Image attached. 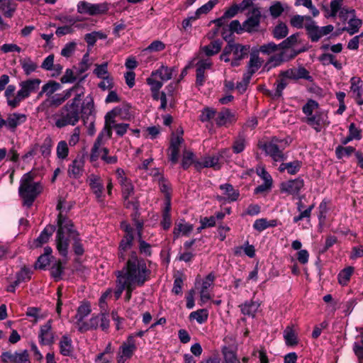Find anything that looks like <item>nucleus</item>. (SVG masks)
Wrapping results in <instances>:
<instances>
[{
  "label": "nucleus",
  "mask_w": 363,
  "mask_h": 363,
  "mask_svg": "<svg viewBox=\"0 0 363 363\" xmlns=\"http://www.w3.org/2000/svg\"><path fill=\"white\" fill-rule=\"evenodd\" d=\"M41 80L40 79H29L22 81L19 84L20 89L17 91L16 101H22L28 98L32 93L36 92L40 87Z\"/></svg>",
  "instance_id": "obj_8"
},
{
  "label": "nucleus",
  "mask_w": 363,
  "mask_h": 363,
  "mask_svg": "<svg viewBox=\"0 0 363 363\" xmlns=\"http://www.w3.org/2000/svg\"><path fill=\"white\" fill-rule=\"evenodd\" d=\"M116 291H115V297L116 299H118L123 291L124 290L126 291V293H125V299L126 301H129L131 298V296H132V292L136 288V287H138V286H135V285H133V284H128V283H125V282H123V281H118V280H116Z\"/></svg>",
  "instance_id": "obj_25"
},
{
  "label": "nucleus",
  "mask_w": 363,
  "mask_h": 363,
  "mask_svg": "<svg viewBox=\"0 0 363 363\" xmlns=\"http://www.w3.org/2000/svg\"><path fill=\"white\" fill-rule=\"evenodd\" d=\"M128 128L129 124L128 123H117L116 121H113V123H111L108 121H105L104 131H106L107 138H111L113 128L116 130L117 135L122 137L126 133Z\"/></svg>",
  "instance_id": "obj_21"
},
{
  "label": "nucleus",
  "mask_w": 363,
  "mask_h": 363,
  "mask_svg": "<svg viewBox=\"0 0 363 363\" xmlns=\"http://www.w3.org/2000/svg\"><path fill=\"white\" fill-rule=\"evenodd\" d=\"M133 117L131 107L129 104H124L116 106L111 111L106 113L104 117L105 121L113 123L117 118L123 121H130Z\"/></svg>",
  "instance_id": "obj_9"
},
{
  "label": "nucleus",
  "mask_w": 363,
  "mask_h": 363,
  "mask_svg": "<svg viewBox=\"0 0 363 363\" xmlns=\"http://www.w3.org/2000/svg\"><path fill=\"white\" fill-rule=\"evenodd\" d=\"M135 225L138 231L137 234L138 237L139 251L142 255H144L146 257H150L152 255L151 245L142 238L143 223L138 220L135 221Z\"/></svg>",
  "instance_id": "obj_26"
},
{
  "label": "nucleus",
  "mask_w": 363,
  "mask_h": 363,
  "mask_svg": "<svg viewBox=\"0 0 363 363\" xmlns=\"http://www.w3.org/2000/svg\"><path fill=\"white\" fill-rule=\"evenodd\" d=\"M174 69L162 65L160 68L152 72L150 77L147 79V84H153L154 89H161L163 83L171 79Z\"/></svg>",
  "instance_id": "obj_7"
},
{
  "label": "nucleus",
  "mask_w": 363,
  "mask_h": 363,
  "mask_svg": "<svg viewBox=\"0 0 363 363\" xmlns=\"http://www.w3.org/2000/svg\"><path fill=\"white\" fill-rule=\"evenodd\" d=\"M348 26L343 28V30L347 31L350 35L357 33L362 26V21L356 17L355 13L349 18L347 21Z\"/></svg>",
  "instance_id": "obj_35"
},
{
  "label": "nucleus",
  "mask_w": 363,
  "mask_h": 363,
  "mask_svg": "<svg viewBox=\"0 0 363 363\" xmlns=\"http://www.w3.org/2000/svg\"><path fill=\"white\" fill-rule=\"evenodd\" d=\"M221 49V42L219 40H214L209 45H206L201 48L207 56H212L219 52Z\"/></svg>",
  "instance_id": "obj_47"
},
{
  "label": "nucleus",
  "mask_w": 363,
  "mask_h": 363,
  "mask_svg": "<svg viewBox=\"0 0 363 363\" xmlns=\"http://www.w3.org/2000/svg\"><path fill=\"white\" fill-rule=\"evenodd\" d=\"M278 225L277 220H267V218L257 219L253 223V228L259 232H262L268 228L275 227Z\"/></svg>",
  "instance_id": "obj_38"
},
{
  "label": "nucleus",
  "mask_w": 363,
  "mask_h": 363,
  "mask_svg": "<svg viewBox=\"0 0 363 363\" xmlns=\"http://www.w3.org/2000/svg\"><path fill=\"white\" fill-rule=\"evenodd\" d=\"M195 167L197 169H200L203 167H213L215 169H219L220 168L219 157L216 155L206 157L203 159V162H195Z\"/></svg>",
  "instance_id": "obj_33"
},
{
  "label": "nucleus",
  "mask_w": 363,
  "mask_h": 363,
  "mask_svg": "<svg viewBox=\"0 0 363 363\" xmlns=\"http://www.w3.org/2000/svg\"><path fill=\"white\" fill-rule=\"evenodd\" d=\"M170 209H171L170 201L168 200V201H167V203H166V206L163 211L162 220L161 222V224L164 230L169 229L172 224Z\"/></svg>",
  "instance_id": "obj_57"
},
{
  "label": "nucleus",
  "mask_w": 363,
  "mask_h": 363,
  "mask_svg": "<svg viewBox=\"0 0 363 363\" xmlns=\"http://www.w3.org/2000/svg\"><path fill=\"white\" fill-rule=\"evenodd\" d=\"M208 317V313L206 309H199L196 311H193L189 315L190 319L196 320L199 324L205 323Z\"/></svg>",
  "instance_id": "obj_60"
},
{
  "label": "nucleus",
  "mask_w": 363,
  "mask_h": 363,
  "mask_svg": "<svg viewBox=\"0 0 363 363\" xmlns=\"http://www.w3.org/2000/svg\"><path fill=\"white\" fill-rule=\"evenodd\" d=\"M91 313V306L89 303H83L81 304L78 309L77 312L74 316V318L76 320L75 324L79 329V327L80 326L81 323H84L85 321H84V318L89 315Z\"/></svg>",
  "instance_id": "obj_31"
},
{
  "label": "nucleus",
  "mask_w": 363,
  "mask_h": 363,
  "mask_svg": "<svg viewBox=\"0 0 363 363\" xmlns=\"http://www.w3.org/2000/svg\"><path fill=\"white\" fill-rule=\"evenodd\" d=\"M284 338L287 345H295L297 344V337L291 326H287L284 331Z\"/></svg>",
  "instance_id": "obj_58"
},
{
  "label": "nucleus",
  "mask_w": 363,
  "mask_h": 363,
  "mask_svg": "<svg viewBox=\"0 0 363 363\" xmlns=\"http://www.w3.org/2000/svg\"><path fill=\"white\" fill-rule=\"evenodd\" d=\"M108 8L106 4H91L81 1L77 4V12L81 14L96 16L106 13Z\"/></svg>",
  "instance_id": "obj_11"
},
{
  "label": "nucleus",
  "mask_w": 363,
  "mask_h": 363,
  "mask_svg": "<svg viewBox=\"0 0 363 363\" xmlns=\"http://www.w3.org/2000/svg\"><path fill=\"white\" fill-rule=\"evenodd\" d=\"M65 238L68 239V245H69V239L73 240V249L76 255H82L84 250L83 245L81 243V240L79 238V235L78 232L74 229V228H72L70 229H67L65 230Z\"/></svg>",
  "instance_id": "obj_23"
},
{
  "label": "nucleus",
  "mask_w": 363,
  "mask_h": 363,
  "mask_svg": "<svg viewBox=\"0 0 363 363\" xmlns=\"http://www.w3.org/2000/svg\"><path fill=\"white\" fill-rule=\"evenodd\" d=\"M222 354L223 363H241L236 352L228 347L225 346L222 348Z\"/></svg>",
  "instance_id": "obj_41"
},
{
  "label": "nucleus",
  "mask_w": 363,
  "mask_h": 363,
  "mask_svg": "<svg viewBox=\"0 0 363 363\" xmlns=\"http://www.w3.org/2000/svg\"><path fill=\"white\" fill-rule=\"evenodd\" d=\"M136 350V345L133 335H129L126 342H124L119 348L118 354L129 359Z\"/></svg>",
  "instance_id": "obj_24"
},
{
  "label": "nucleus",
  "mask_w": 363,
  "mask_h": 363,
  "mask_svg": "<svg viewBox=\"0 0 363 363\" xmlns=\"http://www.w3.org/2000/svg\"><path fill=\"white\" fill-rule=\"evenodd\" d=\"M122 188V193L125 200H127L134 191V187L131 181L128 179H122L119 183Z\"/></svg>",
  "instance_id": "obj_53"
},
{
  "label": "nucleus",
  "mask_w": 363,
  "mask_h": 363,
  "mask_svg": "<svg viewBox=\"0 0 363 363\" xmlns=\"http://www.w3.org/2000/svg\"><path fill=\"white\" fill-rule=\"evenodd\" d=\"M73 350L72 340L67 335L62 337L60 341V351L64 356L71 355Z\"/></svg>",
  "instance_id": "obj_39"
},
{
  "label": "nucleus",
  "mask_w": 363,
  "mask_h": 363,
  "mask_svg": "<svg viewBox=\"0 0 363 363\" xmlns=\"http://www.w3.org/2000/svg\"><path fill=\"white\" fill-rule=\"evenodd\" d=\"M52 145L53 142L52 138L49 136L46 137L42 145L40 146V151L41 155L45 157L50 156L51 154Z\"/></svg>",
  "instance_id": "obj_64"
},
{
  "label": "nucleus",
  "mask_w": 363,
  "mask_h": 363,
  "mask_svg": "<svg viewBox=\"0 0 363 363\" xmlns=\"http://www.w3.org/2000/svg\"><path fill=\"white\" fill-rule=\"evenodd\" d=\"M21 65L26 75H30L35 72L38 65L30 57H26L20 60Z\"/></svg>",
  "instance_id": "obj_54"
},
{
  "label": "nucleus",
  "mask_w": 363,
  "mask_h": 363,
  "mask_svg": "<svg viewBox=\"0 0 363 363\" xmlns=\"http://www.w3.org/2000/svg\"><path fill=\"white\" fill-rule=\"evenodd\" d=\"M72 207L71 203L62 199L58 201L57 205L59 214L57 216V230L55 240L56 247L60 255L65 257L67 256L69 249L68 239L65 238V230L74 228L72 221L66 216Z\"/></svg>",
  "instance_id": "obj_3"
},
{
  "label": "nucleus",
  "mask_w": 363,
  "mask_h": 363,
  "mask_svg": "<svg viewBox=\"0 0 363 363\" xmlns=\"http://www.w3.org/2000/svg\"><path fill=\"white\" fill-rule=\"evenodd\" d=\"M284 60L281 55V53L276 52L273 55H272L269 59L267 60L264 65V68L267 70H269L272 68H275L278 66H280L282 63H284Z\"/></svg>",
  "instance_id": "obj_52"
},
{
  "label": "nucleus",
  "mask_w": 363,
  "mask_h": 363,
  "mask_svg": "<svg viewBox=\"0 0 363 363\" xmlns=\"http://www.w3.org/2000/svg\"><path fill=\"white\" fill-rule=\"evenodd\" d=\"M65 101L60 94L52 96L50 99L44 100L37 108L38 112H44L45 114L49 113L51 108H56L64 103Z\"/></svg>",
  "instance_id": "obj_20"
},
{
  "label": "nucleus",
  "mask_w": 363,
  "mask_h": 363,
  "mask_svg": "<svg viewBox=\"0 0 363 363\" xmlns=\"http://www.w3.org/2000/svg\"><path fill=\"white\" fill-rule=\"evenodd\" d=\"M89 186L96 195L98 200H102L104 185L101 183L100 178L96 175L91 174L89 178Z\"/></svg>",
  "instance_id": "obj_28"
},
{
  "label": "nucleus",
  "mask_w": 363,
  "mask_h": 363,
  "mask_svg": "<svg viewBox=\"0 0 363 363\" xmlns=\"http://www.w3.org/2000/svg\"><path fill=\"white\" fill-rule=\"evenodd\" d=\"M306 117H308L316 111H320L318 103L313 99H309L302 108Z\"/></svg>",
  "instance_id": "obj_51"
},
{
  "label": "nucleus",
  "mask_w": 363,
  "mask_h": 363,
  "mask_svg": "<svg viewBox=\"0 0 363 363\" xmlns=\"http://www.w3.org/2000/svg\"><path fill=\"white\" fill-rule=\"evenodd\" d=\"M311 20L312 18L310 16L297 15L291 18V24L294 27L301 28L305 27V25L311 22Z\"/></svg>",
  "instance_id": "obj_63"
},
{
  "label": "nucleus",
  "mask_w": 363,
  "mask_h": 363,
  "mask_svg": "<svg viewBox=\"0 0 363 363\" xmlns=\"http://www.w3.org/2000/svg\"><path fill=\"white\" fill-rule=\"evenodd\" d=\"M277 138H273L270 141L259 143V147L264 151L265 154L269 156L274 162H283L286 160V155L283 152V149L279 145L281 143Z\"/></svg>",
  "instance_id": "obj_6"
},
{
  "label": "nucleus",
  "mask_w": 363,
  "mask_h": 363,
  "mask_svg": "<svg viewBox=\"0 0 363 363\" xmlns=\"http://www.w3.org/2000/svg\"><path fill=\"white\" fill-rule=\"evenodd\" d=\"M215 278V275L213 273H210L202 280L199 289L201 306L211 299L209 288L213 286Z\"/></svg>",
  "instance_id": "obj_16"
},
{
  "label": "nucleus",
  "mask_w": 363,
  "mask_h": 363,
  "mask_svg": "<svg viewBox=\"0 0 363 363\" xmlns=\"http://www.w3.org/2000/svg\"><path fill=\"white\" fill-rule=\"evenodd\" d=\"M233 116L228 109H223L219 112L216 118V122L218 125H224L230 121Z\"/></svg>",
  "instance_id": "obj_61"
},
{
  "label": "nucleus",
  "mask_w": 363,
  "mask_h": 363,
  "mask_svg": "<svg viewBox=\"0 0 363 363\" xmlns=\"http://www.w3.org/2000/svg\"><path fill=\"white\" fill-rule=\"evenodd\" d=\"M101 314L96 316H94L88 322H84V323H81L79 327V330L80 332H85L89 330L96 329L99 325Z\"/></svg>",
  "instance_id": "obj_45"
},
{
  "label": "nucleus",
  "mask_w": 363,
  "mask_h": 363,
  "mask_svg": "<svg viewBox=\"0 0 363 363\" xmlns=\"http://www.w3.org/2000/svg\"><path fill=\"white\" fill-rule=\"evenodd\" d=\"M220 189L223 191V194L225 196V200L228 202L236 201L240 196V191L228 183L221 184L219 186Z\"/></svg>",
  "instance_id": "obj_29"
},
{
  "label": "nucleus",
  "mask_w": 363,
  "mask_h": 363,
  "mask_svg": "<svg viewBox=\"0 0 363 363\" xmlns=\"http://www.w3.org/2000/svg\"><path fill=\"white\" fill-rule=\"evenodd\" d=\"M262 65L260 58L257 55L251 56L248 62L247 72L245 74H250L249 76L252 77Z\"/></svg>",
  "instance_id": "obj_55"
},
{
  "label": "nucleus",
  "mask_w": 363,
  "mask_h": 363,
  "mask_svg": "<svg viewBox=\"0 0 363 363\" xmlns=\"http://www.w3.org/2000/svg\"><path fill=\"white\" fill-rule=\"evenodd\" d=\"M60 89V84L58 82L50 81L42 86L41 91L39 93V96H41L43 94L50 96Z\"/></svg>",
  "instance_id": "obj_49"
},
{
  "label": "nucleus",
  "mask_w": 363,
  "mask_h": 363,
  "mask_svg": "<svg viewBox=\"0 0 363 363\" xmlns=\"http://www.w3.org/2000/svg\"><path fill=\"white\" fill-rule=\"evenodd\" d=\"M16 86L14 85H9L5 90L4 96L6 99L7 104L12 108L18 107L21 101H16L17 94H15Z\"/></svg>",
  "instance_id": "obj_34"
},
{
  "label": "nucleus",
  "mask_w": 363,
  "mask_h": 363,
  "mask_svg": "<svg viewBox=\"0 0 363 363\" xmlns=\"http://www.w3.org/2000/svg\"><path fill=\"white\" fill-rule=\"evenodd\" d=\"M305 28L312 42L318 41L322 37L328 35L334 30V27L332 25L319 27L313 20L305 25Z\"/></svg>",
  "instance_id": "obj_10"
},
{
  "label": "nucleus",
  "mask_w": 363,
  "mask_h": 363,
  "mask_svg": "<svg viewBox=\"0 0 363 363\" xmlns=\"http://www.w3.org/2000/svg\"><path fill=\"white\" fill-rule=\"evenodd\" d=\"M195 162H200L195 160V155L191 150H185L183 152L182 159V167L183 169H188L191 164L195 165Z\"/></svg>",
  "instance_id": "obj_46"
},
{
  "label": "nucleus",
  "mask_w": 363,
  "mask_h": 363,
  "mask_svg": "<svg viewBox=\"0 0 363 363\" xmlns=\"http://www.w3.org/2000/svg\"><path fill=\"white\" fill-rule=\"evenodd\" d=\"M1 359L4 363H30L27 350L14 353L4 352L1 355Z\"/></svg>",
  "instance_id": "obj_15"
},
{
  "label": "nucleus",
  "mask_w": 363,
  "mask_h": 363,
  "mask_svg": "<svg viewBox=\"0 0 363 363\" xmlns=\"http://www.w3.org/2000/svg\"><path fill=\"white\" fill-rule=\"evenodd\" d=\"M354 267L351 266L341 270L337 276L338 283L342 286H347L354 273Z\"/></svg>",
  "instance_id": "obj_42"
},
{
  "label": "nucleus",
  "mask_w": 363,
  "mask_h": 363,
  "mask_svg": "<svg viewBox=\"0 0 363 363\" xmlns=\"http://www.w3.org/2000/svg\"><path fill=\"white\" fill-rule=\"evenodd\" d=\"M249 48L233 43H229L220 56V59L225 62H230L232 67H237L247 55Z\"/></svg>",
  "instance_id": "obj_5"
},
{
  "label": "nucleus",
  "mask_w": 363,
  "mask_h": 363,
  "mask_svg": "<svg viewBox=\"0 0 363 363\" xmlns=\"http://www.w3.org/2000/svg\"><path fill=\"white\" fill-rule=\"evenodd\" d=\"M304 186V182L301 178L289 180L282 182L280 186V190L282 193L289 195L297 196Z\"/></svg>",
  "instance_id": "obj_17"
},
{
  "label": "nucleus",
  "mask_w": 363,
  "mask_h": 363,
  "mask_svg": "<svg viewBox=\"0 0 363 363\" xmlns=\"http://www.w3.org/2000/svg\"><path fill=\"white\" fill-rule=\"evenodd\" d=\"M28 116L25 113L14 112L8 114L4 119V126L11 132H15L17 128L27 121Z\"/></svg>",
  "instance_id": "obj_14"
},
{
  "label": "nucleus",
  "mask_w": 363,
  "mask_h": 363,
  "mask_svg": "<svg viewBox=\"0 0 363 363\" xmlns=\"http://www.w3.org/2000/svg\"><path fill=\"white\" fill-rule=\"evenodd\" d=\"M247 140L243 134H239L234 140L232 149L234 153L239 154L244 151Z\"/></svg>",
  "instance_id": "obj_44"
},
{
  "label": "nucleus",
  "mask_w": 363,
  "mask_h": 363,
  "mask_svg": "<svg viewBox=\"0 0 363 363\" xmlns=\"http://www.w3.org/2000/svg\"><path fill=\"white\" fill-rule=\"evenodd\" d=\"M261 11L259 8H252L248 13L247 18L243 22L244 30L247 33L257 31L261 20Z\"/></svg>",
  "instance_id": "obj_13"
},
{
  "label": "nucleus",
  "mask_w": 363,
  "mask_h": 363,
  "mask_svg": "<svg viewBox=\"0 0 363 363\" xmlns=\"http://www.w3.org/2000/svg\"><path fill=\"white\" fill-rule=\"evenodd\" d=\"M133 245V235H125L123 238L121 240L119 245V252L118 257L121 260L125 259V252L131 249Z\"/></svg>",
  "instance_id": "obj_32"
},
{
  "label": "nucleus",
  "mask_w": 363,
  "mask_h": 363,
  "mask_svg": "<svg viewBox=\"0 0 363 363\" xmlns=\"http://www.w3.org/2000/svg\"><path fill=\"white\" fill-rule=\"evenodd\" d=\"M77 101L78 98L72 99L52 116L57 128H62L68 125L74 126L79 121L82 113L86 116L93 113L94 104L92 98L84 103L81 108L79 104H77Z\"/></svg>",
  "instance_id": "obj_2"
},
{
  "label": "nucleus",
  "mask_w": 363,
  "mask_h": 363,
  "mask_svg": "<svg viewBox=\"0 0 363 363\" xmlns=\"http://www.w3.org/2000/svg\"><path fill=\"white\" fill-rule=\"evenodd\" d=\"M116 280L143 286L150 278L151 270L147 261L139 257L136 252H132L121 270L116 272Z\"/></svg>",
  "instance_id": "obj_1"
},
{
  "label": "nucleus",
  "mask_w": 363,
  "mask_h": 363,
  "mask_svg": "<svg viewBox=\"0 0 363 363\" xmlns=\"http://www.w3.org/2000/svg\"><path fill=\"white\" fill-rule=\"evenodd\" d=\"M342 0H332L330 4V9L325 8V16L327 18H335L342 9Z\"/></svg>",
  "instance_id": "obj_40"
},
{
  "label": "nucleus",
  "mask_w": 363,
  "mask_h": 363,
  "mask_svg": "<svg viewBox=\"0 0 363 363\" xmlns=\"http://www.w3.org/2000/svg\"><path fill=\"white\" fill-rule=\"evenodd\" d=\"M356 152L355 148L352 146L344 147L342 145H338L335 148V155L338 159L350 157L352 154H355Z\"/></svg>",
  "instance_id": "obj_56"
},
{
  "label": "nucleus",
  "mask_w": 363,
  "mask_h": 363,
  "mask_svg": "<svg viewBox=\"0 0 363 363\" xmlns=\"http://www.w3.org/2000/svg\"><path fill=\"white\" fill-rule=\"evenodd\" d=\"M350 92L352 97L358 96L363 94V82L358 77H352L350 80Z\"/></svg>",
  "instance_id": "obj_37"
},
{
  "label": "nucleus",
  "mask_w": 363,
  "mask_h": 363,
  "mask_svg": "<svg viewBox=\"0 0 363 363\" xmlns=\"http://www.w3.org/2000/svg\"><path fill=\"white\" fill-rule=\"evenodd\" d=\"M289 33L287 26L284 23L277 24L272 31V35L276 39H282L285 38Z\"/></svg>",
  "instance_id": "obj_62"
},
{
  "label": "nucleus",
  "mask_w": 363,
  "mask_h": 363,
  "mask_svg": "<svg viewBox=\"0 0 363 363\" xmlns=\"http://www.w3.org/2000/svg\"><path fill=\"white\" fill-rule=\"evenodd\" d=\"M34 175L30 172L23 175L18 189L19 195L23 199L24 205L30 206L36 197L42 192L40 182H34Z\"/></svg>",
  "instance_id": "obj_4"
},
{
  "label": "nucleus",
  "mask_w": 363,
  "mask_h": 363,
  "mask_svg": "<svg viewBox=\"0 0 363 363\" xmlns=\"http://www.w3.org/2000/svg\"><path fill=\"white\" fill-rule=\"evenodd\" d=\"M281 48V46L275 44L273 42L268 43L267 44H264L259 48L258 51L264 55H272L278 52Z\"/></svg>",
  "instance_id": "obj_59"
},
{
  "label": "nucleus",
  "mask_w": 363,
  "mask_h": 363,
  "mask_svg": "<svg viewBox=\"0 0 363 363\" xmlns=\"http://www.w3.org/2000/svg\"><path fill=\"white\" fill-rule=\"evenodd\" d=\"M106 134V131H104V129L98 135L96 141L94 142V144L91 148V155H90V160L91 162L96 161L99 158V152H100V150L101 148H104V147H102L103 145V138Z\"/></svg>",
  "instance_id": "obj_30"
},
{
  "label": "nucleus",
  "mask_w": 363,
  "mask_h": 363,
  "mask_svg": "<svg viewBox=\"0 0 363 363\" xmlns=\"http://www.w3.org/2000/svg\"><path fill=\"white\" fill-rule=\"evenodd\" d=\"M39 342L43 345H50L54 342L55 335L52 330V320H49L40 328Z\"/></svg>",
  "instance_id": "obj_18"
},
{
  "label": "nucleus",
  "mask_w": 363,
  "mask_h": 363,
  "mask_svg": "<svg viewBox=\"0 0 363 363\" xmlns=\"http://www.w3.org/2000/svg\"><path fill=\"white\" fill-rule=\"evenodd\" d=\"M193 230V225L184 221L178 223L174 228L173 234L174 238L180 235H188Z\"/></svg>",
  "instance_id": "obj_36"
},
{
  "label": "nucleus",
  "mask_w": 363,
  "mask_h": 363,
  "mask_svg": "<svg viewBox=\"0 0 363 363\" xmlns=\"http://www.w3.org/2000/svg\"><path fill=\"white\" fill-rule=\"evenodd\" d=\"M73 93H75V96L73 99L78 98L77 104H79L82 100V97H83L84 95V88L80 85L79 83H77L72 88L63 91L61 95L65 101L72 95Z\"/></svg>",
  "instance_id": "obj_27"
},
{
  "label": "nucleus",
  "mask_w": 363,
  "mask_h": 363,
  "mask_svg": "<svg viewBox=\"0 0 363 363\" xmlns=\"http://www.w3.org/2000/svg\"><path fill=\"white\" fill-rule=\"evenodd\" d=\"M259 303L255 301L246 302L242 304L241 311L244 315L254 317L259 308Z\"/></svg>",
  "instance_id": "obj_48"
},
{
  "label": "nucleus",
  "mask_w": 363,
  "mask_h": 363,
  "mask_svg": "<svg viewBox=\"0 0 363 363\" xmlns=\"http://www.w3.org/2000/svg\"><path fill=\"white\" fill-rule=\"evenodd\" d=\"M84 165V160L82 157L75 158L68 167V176L73 179L80 178L83 174Z\"/></svg>",
  "instance_id": "obj_22"
},
{
  "label": "nucleus",
  "mask_w": 363,
  "mask_h": 363,
  "mask_svg": "<svg viewBox=\"0 0 363 363\" xmlns=\"http://www.w3.org/2000/svg\"><path fill=\"white\" fill-rule=\"evenodd\" d=\"M359 341H356L353 345V351L359 359V363H363V328L361 329L358 337Z\"/></svg>",
  "instance_id": "obj_50"
},
{
  "label": "nucleus",
  "mask_w": 363,
  "mask_h": 363,
  "mask_svg": "<svg viewBox=\"0 0 363 363\" xmlns=\"http://www.w3.org/2000/svg\"><path fill=\"white\" fill-rule=\"evenodd\" d=\"M284 74L291 80L306 79L313 81V77L309 72L303 67H293L285 70Z\"/></svg>",
  "instance_id": "obj_19"
},
{
  "label": "nucleus",
  "mask_w": 363,
  "mask_h": 363,
  "mask_svg": "<svg viewBox=\"0 0 363 363\" xmlns=\"http://www.w3.org/2000/svg\"><path fill=\"white\" fill-rule=\"evenodd\" d=\"M304 121L318 133L330 124L328 114L323 111H316L311 116L306 117Z\"/></svg>",
  "instance_id": "obj_12"
},
{
  "label": "nucleus",
  "mask_w": 363,
  "mask_h": 363,
  "mask_svg": "<svg viewBox=\"0 0 363 363\" xmlns=\"http://www.w3.org/2000/svg\"><path fill=\"white\" fill-rule=\"evenodd\" d=\"M69 150L68 144L65 140H60L56 147L57 157L61 160H65L69 155Z\"/></svg>",
  "instance_id": "obj_43"
}]
</instances>
